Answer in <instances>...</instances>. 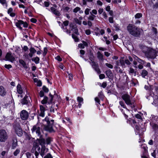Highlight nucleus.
<instances>
[{
    "label": "nucleus",
    "instance_id": "1",
    "mask_svg": "<svg viewBox=\"0 0 158 158\" xmlns=\"http://www.w3.org/2000/svg\"><path fill=\"white\" fill-rule=\"evenodd\" d=\"M139 47L147 58L152 59L155 58L157 55L158 52L150 47H148L143 44H140Z\"/></svg>",
    "mask_w": 158,
    "mask_h": 158
},
{
    "label": "nucleus",
    "instance_id": "2",
    "mask_svg": "<svg viewBox=\"0 0 158 158\" xmlns=\"http://www.w3.org/2000/svg\"><path fill=\"white\" fill-rule=\"evenodd\" d=\"M43 122L44 123V129L45 130L50 132H54L53 128V126L54 123V120L50 119L49 117H46L45 119L43 120Z\"/></svg>",
    "mask_w": 158,
    "mask_h": 158
},
{
    "label": "nucleus",
    "instance_id": "3",
    "mask_svg": "<svg viewBox=\"0 0 158 158\" xmlns=\"http://www.w3.org/2000/svg\"><path fill=\"white\" fill-rule=\"evenodd\" d=\"M127 29L129 33L134 36L138 37L140 35V29L132 24L128 25L127 27Z\"/></svg>",
    "mask_w": 158,
    "mask_h": 158
},
{
    "label": "nucleus",
    "instance_id": "4",
    "mask_svg": "<svg viewBox=\"0 0 158 158\" xmlns=\"http://www.w3.org/2000/svg\"><path fill=\"white\" fill-rule=\"evenodd\" d=\"M13 124V127L16 133L19 136H21L23 135V132L22 129L20 127L19 123L16 122H15Z\"/></svg>",
    "mask_w": 158,
    "mask_h": 158
},
{
    "label": "nucleus",
    "instance_id": "5",
    "mask_svg": "<svg viewBox=\"0 0 158 158\" xmlns=\"http://www.w3.org/2000/svg\"><path fill=\"white\" fill-rule=\"evenodd\" d=\"M122 98L127 105H132V103L131 102L130 96L129 95L124 94L122 95Z\"/></svg>",
    "mask_w": 158,
    "mask_h": 158
},
{
    "label": "nucleus",
    "instance_id": "6",
    "mask_svg": "<svg viewBox=\"0 0 158 158\" xmlns=\"http://www.w3.org/2000/svg\"><path fill=\"white\" fill-rule=\"evenodd\" d=\"M7 139V135L4 130H0V141L5 142Z\"/></svg>",
    "mask_w": 158,
    "mask_h": 158
},
{
    "label": "nucleus",
    "instance_id": "7",
    "mask_svg": "<svg viewBox=\"0 0 158 158\" xmlns=\"http://www.w3.org/2000/svg\"><path fill=\"white\" fill-rule=\"evenodd\" d=\"M41 128L38 126L35 125L33 127L31 131L33 133H36L39 137H41Z\"/></svg>",
    "mask_w": 158,
    "mask_h": 158
},
{
    "label": "nucleus",
    "instance_id": "8",
    "mask_svg": "<svg viewBox=\"0 0 158 158\" xmlns=\"http://www.w3.org/2000/svg\"><path fill=\"white\" fill-rule=\"evenodd\" d=\"M49 95L51 98L50 100L48 102V97L47 96H45L44 98V99H43L41 102L42 104H44L46 103H48V104H50L51 103H52L53 96L50 93L49 94Z\"/></svg>",
    "mask_w": 158,
    "mask_h": 158
},
{
    "label": "nucleus",
    "instance_id": "9",
    "mask_svg": "<svg viewBox=\"0 0 158 158\" xmlns=\"http://www.w3.org/2000/svg\"><path fill=\"white\" fill-rule=\"evenodd\" d=\"M28 113L26 110H22L20 113V117L23 120H27L28 118Z\"/></svg>",
    "mask_w": 158,
    "mask_h": 158
},
{
    "label": "nucleus",
    "instance_id": "10",
    "mask_svg": "<svg viewBox=\"0 0 158 158\" xmlns=\"http://www.w3.org/2000/svg\"><path fill=\"white\" fill-rule=\"evenodd\" d=\"M70 30L73 31L74 33L78 35V30L76 25L74 23H71L70 24Z\"/></svg>",
    "mask_w": 158,
    "mask_h": 158
},
{
    "label": "nucleus",
    "instance_id": "11",
    "mask_svg": "<svg viewBox=\"0 0 158 158\" xmlns=\"http://www.w3.org/2000/svg\"><path fill=\"white\" fill-rule=\"evenodd\" d=\"M92 66L93 69L98 74L101 73V71L99 69L98 64L94 61L91 60Z\"/></svg>",
    "mask_w": 158,
    "mask_h": 158
},
{
    "label": "nucleus",
    "instance_id": "12",
    "mask_svg": "<svg viewBox=\"0 0 158 158\" xmlns=\"http://www.w3.org/2000/svg\"><path fill=\"white\" fill-rule=\"evenodd\" d=\"M5 58L6 59V60L12 61L15 60V58L11 54L7 53L6 55Z\"/></svg>",
    "mask_w": 158,
    "mask_h": 158
},
{
    "label": "nucleus",
    "instance_id": "13",
    "mask_svg": "<svg viewBox=\"0 0 158 158\" xmlns=\"http://www.w3.org/2000/svg\"><path fill=\"white\" fill-rule=\"evenodd\" d=\"M37 140L38 141L40 144L42 146H44V145L45 143V141L44 139L42 138V135H41L40 138L39 137V139H37Z\"/></svg>",
    "mask_w": 158,
    "mask_h": 158
},
{
    "label": "nucleus",
    "instance_id": "14",
    "mask_svg": "<svg viewBox=\"0 0 158 158\" xmlns=\"http://www.w3.org/2000/svg\"><path fill=\"white\" fill-rule=\"evenodd\" d=\"M48 151V149H46L44 146H42L41 147V152H40V155L43 157L44 156L45 153L47 152Z\"/></svg>",
    "mask_w": 158,
    "mask_h": 158
},
{
    "label": "nucleus",
    "instance_id": "15",
    "mask_svg": "<svg viewBox=\"0 0 158 158\" xmlns=\"http://www.w3.org/2000/svg\"><path fill=\"white\" fill-rule=\"evenodd\" d=\"M28 97L26 96L21 100V102L22 105H27L29 101L28 100Z\"/></svg>",
    "mask_w": 158,
    "mask_h": 158
},
{
    "label": "nucleus",
    "instance_id": "16",
    "mask_svg": "<svg viewBox=\"0 0 158 158\" xmlns=\"http://www.w3.org/2000/svg\"><path fill=\"white\" fill-rule=\"evenodd\" d=\"M6 92L2 86H0V95L4 96L6 94Z\"/></svg>",
    "mask_w": 158,
    "mask_h": 158
},
{
    "label": "nucleus",
    "instance_id": "17",
    "mask_svg": "<svg viewBox=\"0 0 158 158\" xmlns=\"http://www.w3.org/2000/svg\"><path fill=\"white\" fill-rule=\"evenodd\" d=\"M45 107L41 105L40 106V113L39 114V116H41L43 117L44 116V111L45 110Z\"/></svg>",
    "mask_w": 158,
    "mask_h": 158
},
{
    "label": "nucleus",
    "instance_id": "18",
    "mask_svg": "<svg viewBox=\"0 0 158 158\" xmlns=\"http://www.w3.org/2000/svg\"><path fill=\"white\" fill-rule=\"evenodd\" d=\"M23 23V21L22 20H18V22L15 23V25L17 27L19 28L20 30H22V28L20 26V25L22 24Z\"/></svg>",
    "mask_w": 158,
    "mask_h": 158
},
{
    "label": "nucleus",
    "instance_id": "19",
    "mask_svg": "<svg viewBox=\"0 0 158 158\" xmlns=\"http://www.w3.org/2000/svg\"><path fill=\"white\" fill-rule=\"evenodd\" d=\"M32 153H34L35 155L36 156V158H38L37 157L39 156V152L37 151L36 150V148L35 146H33L31 150Z\"/></svg>",
    "mask_w": 158,
    "mask_h": 158
},
{
    "label": "nucleus",
    "instance_id": "20",
    "mask_svg": "<svg viewBox=\"0 0 158 158\" xmlns=\"http://www.w3.org/2000/svg\"><path fill=\"white\" fill-rule=\"evenodd\" d=\"M105 73L107 77L109 78H110L112 76H113V73L111 71L110 69H108L106 71Z\"/></svg>",
    "mask_w": 158,
    "mask_h": 158
},
{
    "label": "nucleus",
    "instance_id": "21",
    "mask_svg": "<svg viewBox=\"0 0 158 158\" xmlns=\"http://www.w3.org/2000/svg\"><path fill=\"white\" fill-rule=\"evenodd\" d=\"M17 145V140L16 139H14L13 140V143L12 148L13 149H15L16 148Z\"/></svg>",
    "mask_w": 158,
    "mask_h": 158
},
{
    "label": "nucleus",
    "instance_id": "22",
    "mask_svg": "<svg viewBox=\"0 0 158 158\" xmlns=\"http://www.w3.org/2000/svg\"><path fill=\"white\" fill-rule=\"evenodd\" d=\"M17 88L18 93L20 94H21L23 93V90L21 85L20 84H18L17 85Z\"/></svg>",
    "mask_w": 158,
    "mask_h": 158
},
{
    "label": "nucleus",
    "instance_id": "23",
    "mask_svg": "<svg viewBox=\"0 0 158 158\" xmlns=\"http://www.w3.org/2000/svg\"><path fill=\"white\" fill-rule=\"evenodd\" d=\"M129 72L130 74H131L132 75L133 74L134 76H135L136 75L137 73L136 71H135L134 69L131 68L130 69Z\"/></svg>",
    "mask_w": 158,
    "mask_h": 158
},
{
    "label": "nucleus",
    "instance_id": "24",
    "mask_svg": "<svg viewBox=\"0 0 158 158\" xmlns=\"http://www.w3.org/2000/svg\"><path fill=\"white\" fill-rule=\"evenodd\" d=\"M97 57L98 59L101 60H103V55L100 53V52H98L97 53Z\"/></svg>",
    "mask_w": 158,
    "mask_h": 158
},
{
    "label": "nucleus",
    "instance_id": "25",
    "mask_svg": "<svg viewBox=\"0 0 158 158\" xmlns=\"http://www.w3.org/2000/svg\"><path fill=\"white\" fill-rule=\"evenodd\" d=\"M148 72L147 70L143 69L142 70L141 73V75L142 77L144 78L145 77L148 75Z\"/></svg>",
    "mask_w": 158,
    "mask_h": 158
},
{
    "label": "nucleus",
    "instance_id": "26",
    "mask_svg": "<svg viewBox=\"0 0 158 158\" xmlns=\"http://www.w3.org/2000/svg\"><path fill=\"white\" fill-rule=\"evenodd\" d=\"M19 62L21 64L23 65V67H24L26 69H27V67L26 63H25L24 61H23V60H19Z\"/></svg>",
    "mask_w": 158,
    "mask_h": 158
},
{
    "label": "nucleus",
    "instance_id": "27",
    "mask_svg": "<svg viewBox=\"0 0 158 158\" xmlns=\"http://www.w3.org/2000/svg\"><path fill=\"white\" fill-rule=\"evenodd\" d=\"M51 104H52V105L51 106L50 108V111L51 112L54 113V107L55 106V104L54 103H53L52 102V103H51Z\"/></svg>",
    "mask_w": 158,
    "mask_h": 158
},
{
    "label": "nucleus",
    "instance_id": "28",
    "mask_svg": "<svg viewBox=\"0 0 158 158\" xmlns=\"http://www.w3.org/2000/svg\"><path fill=\"white\" fill-rule=\"evenodd\" d=\"M13 10H8L7 13H8L12 17H14L15 16V13H14L12 12Z\"/></svg>",
    "mask_w": 158,
    "mask_h": 158
},
{
    "label": "nucleus",
    "instance_id": "29",
    "mask_svg": "<svg viewBox=\"0 0 158 158\" xmlns=\"http://www.w3.org/2000/svg\"><path fill=\"white\" fill-rule=\"evenodd\" d=\"M52 13L56 16H60V14L58 10H52Z\"/></svg>",
    "mask_w": 158,
    "mask_h": 158
},
{
    "label": "nucleus",
    "instance_id": "30",
    "mask_svg": "<svg viewBox=\"0 0 158 158\" xmlns=\"http://www.w3.org/2000/svg\"><path fill=\"white\" fill-rule=\"evenodd\" d=\"M0 3L3 6L5 5L6 7L7 6V3L6 0H0Z\"/></svg>",
    "mask_w": 158,
    "mask_h": 158
},
{
    "label": "nucleus",
    "instance_id": "31",
    "mask_svg": "<svg viewBox=\"0 0 158 158\" xmlns=\"http://www.w3.org/2000/svg\"><path fill=\"white\" fill-rule=\"evenodd\" d=\"M120 63L121 65L123 67L125 68V61L123 60H120Z\"/></svg>",
    "mask_w": 158,
    "mask_h": 158
},
{
    "label": "nucleus",
    "instance_id": "32",
    "mask_svg": "<svg viewBox=\"0 0 158 158\" xmlns=\"http://www.w3.org/2000/svg\"><path fill=\"white\" fill-rule=\"evenodd\" d=\"M142 148L144 150L143 153H146L147 150V147L145 145H142L141 146Z\"/></svg>",
    "mask_w": 158,
    "mask_h": 158
},
{
    "label": "nucleus",
    "instance_id": "33",
    "mask_svg": "<svg viewBox=\"0 0 158 158\" xmlns=\"http://www.w3.org/2000/svg\"><path fill=\"white\" fill-rule=\"evenodd\" d=\"M32 61H34L36 64H38L39 63L40 59L37 57H35L34 59H32Z\"/></svg>",
    "mask_w": 158,
    "mask_h": 158
},
{
    "label": "nucleus",
    "instance_id": "34",
    "mask_svg": "<svg viewBox=\"0 0 158 158\" xmlns=\"http://www.w3.org/2000/svg\"><path fill=\"white\" fill-rule=\"evenodd\" d=\"M30 52L34 54L36 52V50H35L34 48L31 47L29 49Z\"/></svg>",
    "mask_w": 158,
    "mask_h": 158
},
{
    "label": "nucleus",
    "instance_id": "35",
    "mask_svg": "<svg viewBox=\"0 0 158 158\" xmlns=\"http://www.w3.org/2000/svg\"><path fill=\"white\" fill-rule=\"evenodd\" d=\"M90 13L91 15L89 16L88 18L89 19L91 20H93L94 19V17H95V15H92V13H91V12H90Z\"/></svg>",
    "mask_w": 158,
    "mask_h": 158
},
{
    "label": "nucleus",
    "instance_id": "36",
    "mask_svg": "<svg viewBox=\"0 0 158 158\" xmlns=\"http://www.w3.org/2000/svg\"><path fill=\"white\" fill-rule=\"evenodd\" d=\"M42 89L43 90L45 93H48V89L45 86H44L43 87Z\"/></svg>",
    "mask_w": 158,
    "mask_h": 158
},
{
    "label": "nucleus",
    "instance_id": "37",
    "mask_svg": "<svg viewBox=\"0 0 158 158\" xmlns=\"http://www.w3.org/2000/svg\"><path fill=\"white\" fill-rule=\"evenodd\" d=\"M52 141V140L51 139V138L48 137L46 139V143L48 144H50L51 142Z\"/></svg>",
    "mask_w": 158,
    "mask_h": 158
},
{
    "label": "nucleus",
    "instance_id": "38",
    "mask_svg": "<svg viewBox=\"0 0 158 158\" xmlns=\"http://www.w3.org/2000/svg\"><path fill=\"white\" fill-rule=\"evenodd\" d=\"M20 150L19 149H17L14 152V155L15 156H17L19 153Z\"/></svg>",
    "mask_w": 158,
    "mask_h": 158
},
{
    "label": "nucleus",
    "instance_id": "39",
    "mask_svg": "<svg viewBox=\"0 0 158 158\" xmlns=\"http://www.w3.org/2000/svg\"><path fill=\"white\" fill-rule=\"evenodd\" d=\"M44 52L43 53V55L44 56H45L47 54L48 52V49L47 48L45 47L44 49Z\"/></svg>",
    "mask_w": 158,
    "mask_h": 158
},
{
    "label": "nucleus",
    "instance_id": "40",
    "mask_svg": "<svg viewBox=\"0 0 158 158\" xmlns=\"http://www.w3.org/2000/svg\"><path fill=\"white\" fill-rule=\"evenodd\" d=\"M142 16V14L141 13H137L135 16L136 18H139Z\"/></svg>",
    "mask_w": 158,
    "mask_h": 158
},
{
    "label": "nucleus",
    "instance_id": "41",
    "mask_svg": "<svg viewBox=\"0 0 158 158\" xmlns=\"http://www.w3.org/2000/svg\"><path fill=\"white\" fill-rule=\"evenodd\" d=\"M77 100L79 103H81L83 102V99L82 98L78 97L77 98Z\"/></svg>",
    "mask_w": 158,
    "mask_h": 158
},
{
    "label": "nucleus",
    "instance_id": "42",
    "mask_svg": "<svg viewBox=\"0 0 158 158\" xmlns=\"http://www.w3.org/2000/svg\"><path fill=\"white\" fill-rule=\"evenodd\" d=\"M119 103V104H120V105L122 106L123 107V108H126V106H125L124 103L122 101H120Z\"/></svg>",
    "mask_w": 158,
    "mask_h": 158
},
{
    "label": "nucleus",
    "instance_id": "43",
    "mask_svg": "<svg viewBox=\"0 0 158 158\" xmlns=\"http://www.w3.org/2000/svg\"><path fill=\"white\" fill-rule=\"evenodd\" d=\"M105 65L107 67L109 68H110L111 69L113 68V66L110 64L106 63Z\"/></svg>",
    "mask_w": 158,
    "mask_h": 158
},
{
    "label": "nucleus",
    "instance_id": "44",
    "mask_svg": "<svg viewBox=\"0 0 158 158\" xmlns=\"http://www.w3.org/2000/svg\"><path fill=\"white\" fill-rule=\"evenodd\" d=\"M72 37L73 39H74L75 40V41L76 42H77L78 40V39L77 37V36L75 35H74L73 34L72 35Z\"/></svg>",
    "mask_w": 158,
    "mask_h": 158
},
{
    "label": "nucleus",
    "instance_id": "45",
    "mask_svg": "<svg viewBox=\"0 0 158 158\" xmlns=\"http://www.w3.org/2000/svg\"><path fill=\"white\" fill-rule=\"evenodd\" d=\"M44 158H53V157L50 154L48 153L44 157Z\"/></svg>",
    "mask_w": 158,
    "mask_h": 158
},
{
    "label": "nucleus",
    "instance_id": "46",
    "mask_svg": "<svg viewBox=\"0 0 158 158\" xmlns=\"http://www.w3.org/2000/svg\"><path fill=\"white\" fill-rule=\"evenodd\" d=\"M36 148V150L37 151L39 152V153H40V147H39L38 145H36V146H35Z\"/></svg>",
    "mask_w": 158,
    "mask_h": 158
},
{
    "label": "nucleus",
    "instance_id": "47",
    "mask_svg": "<svg viewBox=\"0 0 158 158\" xmlns=\"http://www.w3.org/2000/svg\"><path fill=\"white\" fill-rule=\"evenodd\" d=\"M39 95L41 97H42L44 96V93L43 91L41 90L40 91L39 93Z\"/></svg>",
    "mask_w": 158,
    "mask_h": 158
},
{
    "label": "nucleus",
    "instance_id": "48",
    "mask_svg": "<svg viewBox=\"0 0 158 158\" xmlns=\"http://www.w3.org/2000/svg\"><path fill=\"white\" fill-rule=\"evenodd\" d=\"M125 63L127 65H129L131 64V63L130 62L129 60L127 59H126L125 60Z\"/></svg>",
    "mask_w": 158,
    "mask_h": 158
},
{
    "label": "nucleus",
    "instance_id": "49",
    "mask_svg": "<svg viewBox=\"0 0 158 158\" xmlns=\"http://www.w3.org/2000/svg\"><path fill=\"white\" fill-rule=\"evenodd\" d=\"M99 77L100 79H102L105 77V75L103 74H100L99 75Z\"/></svg>",
    "mask_w": 158,
    "mask_h": 158
},
{
    "label": "nucleus",
    "instance_id": "50",
    "mask_svg": "<svg viewBox=\"0 0 158 158\" xmlns=\"http://www.w3.org/2000/svg\"><path fill=\"white\" fill-rule=\"evenodd\" d=\"M121 2V0H114V1H113V3L115 4H118V2L119 3Z\"/></svg>",
    "mask_w": 158,
    "mask_h": 158
},
{
    "label": "nucleus",
    "instance_id": "51",
    "mask_svg": "<svg viewBox=\"0 0 158 158\" xmlns=\"http://www.w3.org/2000/svg\"><path fill=\"white\" fill-rule=\"evenodd\" d=\"M44 5L46 7H48L49 5V2H48L45 1L44 2Z\"/></svg>",
    "mask_w": 158,
    "mask_h": 158
},
{
    "label": "nucleus",
    "instance_id": "52",
    "mask_svg": "<svg viewBox=\"0 0 158 158\" xmlns=\"http://www.w3.org/2000/svg\"><path fill=\"white\" fill-rule=\"evenodd\" d=\"M4 66L6 68L8 69L12 67V66L10 64L7 65L6 64Z\"/></svg>",
    "mask_w": 158,
    "mask_h": 158
},
{
    "label": "nucleus",
    "instance_id": "53",
    "mask_svg": "<svg viewBox=\"0 0 158 158\" xmlns=\"http://www.w3.org/2000/svg\"><path fill=\"white\" fill-rule=\"evenodd\" d=\"M68 77H69V80L71 81L72 80L73 78V75L72 74H70V73L69 74Z\"/></svg>",
    "mask_w": 158,
    "mask_h": 158
},
{
    "label": "nucleus",
    "instance_id": "54",
    "mask_svg": "<svg viewBox=\"0 0 158 158\" xmlns=\"http://www.w3.org/2000/svg\"><path fill=\"white\" fill-rule=\"evenodd\" d=\"M153 6L154 8L158 9V2H156Z\"/></svg>",
    "mask_w": 158,
    "mask_h": 158
},
{
    "label": "nucleus",
    "instance_id": "55",
    "mask_svg": "<svg viewBox=\"0 0 158 158\" xmlns=\"http://www.w3.org/2000/svg\"><path fill=\"white\" fill-rule=\"evenodd\" d=\"M141 64H144L145 62L143 60L139 59V58L137 60Z\"/></svg>",
    "mask_w": 158,
    "mask_h": 158
},
{
    "label": "nucleus",
    "instance_id": "56",
    "mask_svg": "<svg viewBox=\"0 0 158 158\" xmlns=\"http://www.w3.org/2000/svg\"><path fill=\"white\" fill-rule=\"evenodd\" d=\"M31 21L33 23H35L37 21V20L36 19L34 18H32L30 19Z\"/></svg>",
    "mask_w": 158,
    "mask_h": 158
},
{
    "label": "nucleus",
    "instance_id": "57",
    "mask_svg": "<svg viewBox=\"0 0 158 158\" xmlns=\"http://www.w3.org/2000/svg\"><path fill=\"white\" fill-rule=\"evenodd\" d=\"M107 85L106 82H103L101 86L103 88H105Z\"/></svg>",
    "mask_w": 158,
    "mask_h": 158
},
{
    "label": "nucleus",
    "instance_id": "58",
    "mask_svg": "<svg viewBox=\"0 0 158 158\" xmlns=\"http://www.w3.org/2000/svg\"><path fill=\"white\" fill-rule=\"evenodd\" d=\"M109 21L110 23H113V18L112 17H109Z\"/></svg>",
    "mask_w": 158,
    "mask_h": 158
},
{
    "label": "nucleus",
    "instance_id": "59",
    "mask_svg": "<svg viewBox=\"0 0 158 158\" xmlns=\"http://www.w3.org/2000/svg\"><path fill=\"white\" fill-rule=\"evenodd\" d=\"M56 59L58 60V61H60L62 60V59L61 58H60V56H57L56 57Z\"/></svg>",
    "mask_w": 158,
    "mask_h": 158
},
{
    "label": "nucleus",
    "instance_id": "60",
    "mask_svg": "<svg viewBox=\"0 0 158 158\" xmlns=\"http://www.w3.org/2000/svg\"><path fill=\"white\" fill-rule=\"evenodd\" d=\"M97 4L98 5L101 6L102 5V3L101 1L100 0H98L97 1Z\"/></svg>",
    "mask_w": 158,
    "mask_h": 158
},
{
    "label": "nucleus",
    "instance_id": "61",
    "mask_svg": "<svg viewBox=\"0 0 158 158\" xmlns=\"http://www.w3.org/2000/svg\"><path fill=\"white\" fill-rule=\"evenodd\" d=\"M91 33L90 30L89 29H87L85 30V33L87 35H89Z\"/></svg>",
    "mask_w": 158,
    "mask_h": 158
},
{
    "label": "nucleus",
    "instance_id": "62",
    "mask_svg": "<svg viewBox=\"0 0 158 158\" xmlns=\"http://www.w3.org/2000/svg\"><path fill=\"white\" fill-rule=\"evenodd\" d=\"M75 21L76 23H77L79 24H81V21H79L77 19H75Z\"/></svg>",
    "mask_w": 158,
    "mask_h": 158
},
{
    "label": "nucleus",
    "instance_id": "63",
    "mask_svg": "<svg viewBox=\"0 0 158 158\" xmlns=\"http://www.w3.org/2000/svg\"><path fill=\"white\" fill-rule=\"evenodd\" d=\"M95 100L96 102L100 104V101L99 99L97 97H96L95 98Z\"/></svg>",
    "mask_w": 158,
    "mask_h": 158
},
{
    "label": "nucleus",
    "instance_id": "64",
    "mask_svg": "<svg viewBox=\"0 0 158 158\" xmlns=\"http://www.w3.org/2000/svg\"><path fill=\"white\" fill-rule=\"evenodd\" d=\"M69 21L67 20L64 21L63 22L64 25L65 26H68L69 24Z\"/></svg>",
    "mask_w": 158,
    "mask_h": 158
}]
</instances>
